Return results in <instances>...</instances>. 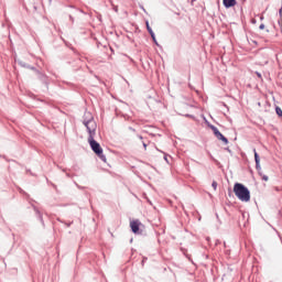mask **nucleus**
I'll return each mask as SVG.
<instances>
[{
	"mask_svg": "<svg viewBox=\"0 0 282 282\" xmlns=\"http://www.w3.org/2000/svg\"><path fill=\"white\" fill-rule=\"evenodd\" d=\"M212 187L214 188V191H217V182H216V181H214V182L212 183Z\"/></svg>",
	"mask_w": 282,
	"mask_h": 282,
	"instance_id": "9d476101",
	"label": "nucleus"
},
{
	"mask_svg": "<svg viewBox=\"0 0 282 282\" xmlns=\"http://www.w3.org/2000/svg\"><path fill=\"white\" fill-rule=\"evenodd\" d=\"M258 78H261V73H256Z\"/></svg>",
	"mask_w": 282,
	"mask_h": 282,
	"instance_id": "ddd939ff",
	"label": "nucleus"
},
{
	"mask_svg": "<svg viewBox=\"0 0 282 282\" xmlns=\"http://www.w3.org/2000/svg\"><path fill=\"white\" fill-rule=\"evenodd\" d=\"M152 39H153V42L158 45V40H155V33H153Z\"/></svg>",
	"mask_w": 282,
	"mask_h": 282,
	"instance_id": "9b49d317",
	"label": "nucleus"
},
{
	"mask_svg": "<svg viewBox=\"0 0 282 282\" xmlns=\"http://www.w3.org/2000/svg\"><path fill=\"white\" fill-rule=\"evenodd\" d=\"M145 25H147V30H148V32H149V34L151 35V36H153V29H151V26L149 25V22H145Z\"/></svg>",
	"mask_w": 282,
	"mask_h": 282,
	"instance_id": "0eeeda50",
	"label": "nucleus"
},
{
	"mask_svg": "<svg viewBox=\"0 0 282 282\" xmlns=\"http://www.w3.org/2000/svg\"><path fill=\"white\" fill-rule=\"evenodd\" d=\"M115 12H118V7H115Z\"/></svg>",
	"mask_w": 282,
	"mask_h": 282,
	"instance_id": "4468645a",
	"label": "nucleus"
},
{
	"mask_svg": "<svg viewBox=\"0 0 282 282\" xmlns=\"http://www.w3.org/2000/svg\"><path fill=\"white\" fill-rule=\"evenodd\" d=\"M210 129L214 132V135L217 138V140H221V142H224L225 144H228V139L224 137L221 132H219V129H217V127L210 126Z\"/></svg>",
	"mask_w": 282,
	"mask_h": 282,
	"instance_id": "20e7f679",
	"label": "nucleus"
},
{
	"mask_svg": "<svg viewBox=\"0 0 282 282\" xmlns=\"http://www.w3.org/2000/svg\"><path fill=\"white\" fill-rule=\"evenodd\" d=\"M275 112L278 113V116H279L280 118H282V109H281L280 107H276V108H275Z\"/></svg>",
	"mask_w": 282,
	"mask_h": 282,
	"instance_id": "6e6552de",
	"label": "nucleus"
},
{
	"mask_svg": "<svg viewBox=\"0 0 282 282\" xmlns=\"http://www.w3.org/2000/svg\"><path fill=\"white\" fill-rule=\"evenodd\" d=\"M84 126L86 127L88 131V143L94 151V153L101 159L102 162H107V156L102 154V147H100V143H98L94 138H96V129H98V126L96 124V121L94 120V116L91 112H86L84 115Z\"/></svg>",
	"mask_w": 282,
	"mask_h": 282,
	"instance_id": "f257e3e1",
	"label": "nucleus"
},
{
	"mask_svg": "<svg viewBox=\"0 0 282 282\" xmlns=\"http://www.w3.org/2000/svg\"><path fill=\"white\" fill-rule=\"evenodd\" d=\"M130 228L132 232H134V235H141L142 228H144V226L142 225V223H140V220H132L130 223Z\"/></svg>",
	"mask_w": 282,
	"mask_h": 282,
	"instance_id": "7ed1b4c3",
	"label": "nucleus"
},
{
	"mask_svg": "<svg viewBox=\"0 0 282 282\" xmlns=\"http://www.w3.org/2000/svg\"><path fill=\"white\" fill-rule=\"evenodd\" d=\"M260 177H262L263 182H268V175H263V172H261Z\"/></svg>",
	"mask_w": 282,
	"mask_h": 282,
	"instance_id": "1a4fd4ad",
	"label": "nucleus"
},
{
	"mask_svg": "<svg viewBox=\"0 0 282 282\" xmlns=\"http://www.w3.org/2000/svg\"><path fill=\"white\" fill-rule=\"evenodd\" d=\"M164 160H165V162H169V159L166 156H164Z\"/></svg>",
	"mask_w": 282,
	"mask_h": 282,
	"instance_id": "2eb2a0df",
	"label": "nucleus"
},
{
	"mask_svg": "<svg viewBox=\"0 0 282 282\" xmlns=\"http://www.w3.org/2000/svg\"><path fill=\"white\" fill-rule=\"evenodd\" d=\"M144 149H147V143H143Z\"/></svg>",
	"mask_w": 282,
	"mask_h": 282,
	"instance_id": "dca6fc26",
	"label": "nucleus"
},
{
	"mask_svg": "<svg viewBox=\"0 0 282 282\" xmlns=\"http://www.w3.org/2000/svg\"><path fill=\"white\" fill-rule=\"evenodd\" d=\"M223 3L225 6V8H232V7L237 6L236 0H223Z\"/></svg>",
	"mask_w": 282,
	"mask_h": 282,
	"instance_id": "423d86ee",
	"label": "nucleus"
},
{
	"mask_svg": "<svg viewBox=\"0 0 282 282\" xmlns=\"http://www.w3.org/2000/svg\"><path fill=\"white\" fill-rule=\"evenodd\" d=\"M253 153H254V160H256V169L259 175H261V159L259 158V154L257 153L256 149H253Z\"/></svg>",
	"mask_w": 282,
	"mask_h": 282,
	"instance_id": "39448f33",
	"label": "nucleus"
},
{
	"mask_svg": "<svg viewBox=\"0 0 282 282\" xmlns=\"http://www.w3.org/2000/svg\"><path fill=\"white\" fill-rule=\"evenodd\" d=\"M260 30H265V24H260Z\"/></svg>",
	"mask_w": 282,
	"mask_h": 282,
	"instance_id": "f8f14e48",
	"label": "nucleus"
},
{
	"mask_svg": "<svg viewBox=\"0 0 282 282\" xmlns=\"http://www.w3.org/2000/svg\"><path fill=\"white\" fill-rule=\"evenodd\" d=\"M234 193L240 202H250V189H248L243 184L236 183L234 185Z\"/></svg>",
	"mask_w": 282,
	"mask_h": 282,
	"instance_id": "f03ea898",
	"label": "nucleus"
}]
</instances>
